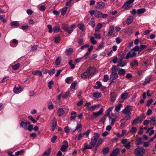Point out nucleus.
Wrapping results in <instances>:
<instances>
[{
  "instance_id": "f257e3e1",
  "label": "nucleus",
  "mask_w": 156,
  "mask_h": 156,
  "mask_svg": "<svg viewBox=\"0 0 156 156\" xmlns=\"http://www.w3.org/2000/svg\"><path fill=\"white\" fill-rule=\"evenodd\" d=\"M20 126L25 129H28L30 131H32L33 129V126L30 125V122L25 119L24 121H22L20 123Z\"/></svg>"
},
{
  "instance_id": "f03ea898",
  "label": "nucleus",
  "mask_w": 156,
  "mask_h": 156,
  "mask_svg": "<svg viewBox=\"0 0 156 156\" xmlns=\"http://www.w3.org/2000/svg\"><path fill=\"white\" fill-rule=\"evenodd\" d=\"M76 26L75 24H73L70 26L67 24L64 23L62 24V28L65 31H67L69 34H70L75 29Z\"/></svg>"
},
{
  "instance_id": "7ed1b4c3",
  "label": "nucleus",
  "mask_w": 156,
  "mask_h": 156,
  "mask_svg": "<svg viewBox=\"0 0 156 156\" xmlns=\"http://www.w3.org/2000/svg\"><path fill=\"white\" fill-rule=\"evenodd\" d=\"M145 152V149L141 147H138L134 151L135 156H143Z\"/></svg>"
},
{
  "instance_id": "20e7f679",
  "label": "nucleus",
  "mask_w": 156,
  "mask_h": 156,
  "mask_svg": "<svg viewBox=\"0 0 156 156\" xmlns=\"http://www.w3.org/2000/svg\"><path fill=\"white\" fill-rule=\"evenodd\" d=\"M96 144L92 140H91L89 144H86L83 148V151L84 152L87 149H90L93 148L95 146Z\"/></svg>"
},
{
  "instance_id": "39448f33",
  "label": "nucleus",
  "mask_w": 156,
  "mask_h": 156,
  "mask_svg": "<svg viewBox=\"0 0 156 156\" xmlns=\"http://www.w3.org/2000/svg\"><path fill=\"white\" fill-rule=\"evenodd\" d=\"M144 119V116L143 115H140V116H137L133 121L132 125L134 126L137 124L138 122L141 123Z\"/></svg>"
},
{
  "instance_id": "423d86ee",
  "label": "nucleus",
  "mask_w": 156,
  "mask_h": 156,
  "mask_svg": "<svg viewBox=\"0 0 156 156\" xmlns=\"http://www.w3.org/2000/svg\"><path fill=\"white\" fill-rule=\"evenodd\" d=\"M136 55V53L132 49L130 51H129L127 54L125 58L127 59L130 58H133L135 57Z\"/></svg>"
},
{
  "instance_id": "0eeeda50",
  "label": "nucleus",
  "mask_w": 156,
  "mask_h": 156,
  "mask_svg": "<svg viewBox=\"0 0 156 156\" xmlns=\"http://www.w3.org/2000/svg\"><path fill=\"white\" fill-rule=\"evenodd\" d=\"M134 1V0H128L125 2L123 5L122 7L124 8H127L132 6L130 4L133 2Z\"/></svg>"
},
{
  "instance_id": "6e6552de",
  "label": "nucleus",
  "mask_w": 156,
  "mask_h": 156,
  "mask_svg": "<svg viewBox=\"0 0 156 156\" xmlns=\"http://www.w3.org/2000/svg\"><path fill=\"white\" fill-rule=\"evenodd\" d=\"M100 134L98 133H94L93 137L91 138V140H92L96 144L98 140V139L100 137Z\"/></svg>"
},
{
  "instance_id": "1a4fd4ad",
  "label": "nucleus",
  "mask_w": 156,
  "mask_h": 156,
  "mask_svg": "<svg viewBox=\"0 0 156 156\" xmlns=\"http://www.w3.org/2000/svg\"><path fill=\"white\" fill-rule=\"evenodd\" d=\"M87 69H88V73L90 76L93 75L95 73L96 69L94 67H89Z\"/></svg>"
},
{
  "instance_id": "9d476101",
  "label": "nucleus",
  "mask_w": 156,
  "mask_h": 156,
  "mask_svg": "<svg viewBox=\"0 0 156 156\" xmlns=\"http://www.w3.org/2000/svg\"><path fill=\"white\" fill-rule=\"evenodd\" d=\"M63 143L65 144H63L62 145L61 150L63 152H65L67 150L68 147V144L67 141L66 140H64Z\"/></svg>"
},
{
  "instance_id": "9b49d317",
  "label": "nucleus",
  "mask_w": 156,
  "mask_h": 156,
  "mask_svg": "<svg viewBox=\"0 0 156 156\" xmlns=\"http://www.w3.org/2000/svg\"><path fill=\"white\" fill-rule=\"evenodd\" d=\"M18 87H15L13 89L14 92L16 94H19L23 90V89L21 86L18 85Z\"/></svg>"
},
{
  "instance_id": "f8f14e48",
  "label": "nucleus",
  "mask_w": 156,
  "mask_h": 156,
  "mask_svg": "<svg viewBox=\"0 0 156 156\" xmlns=\"http://www.w3.org/2000/svg\"><path fill=\"white\" fill-rule=\"evenodd\" d=\"M114 29V25H111L110 26L109 28L107 36H112V35Z\"/></svg>"
},
{
  "instance_id": "ddd939ff",
  "label": "nucleus",
  "mask_w": 156,
  "mask_h": 156,
  "mask_svg": "<svg viewBox=\"0 0 156 156\" xmlns=\"http://www.w3.org/2000/svg\"><path fill=\"white\" fill-rule=\"evenodd\" d=\"M105 3L103 2H97L96 8L98 9H102L105 7Z\"/></svg>"
},
{
  "instance_id": "4468645a",
  "label": "nucleus",
  "mask_w": 156,
  "mask_h": 156,
  "mask_svg": "<svg viewBox=\"0 0 156 156\" xmlns=\"http://www.w3.org/2000/svg\"><path fill=\"white\" fill-rule=\"evenodd\" d=\"M88 69H87L86 71L82 73L81 75V77L82 79H86L90 76L88 73Z\"/></svg>"
},
{
  "instance_id": "2eb2a0df",
  "label": "nucleus",
  "mask_w": 156,
  "mask_h": 156,
  "mask_svg": "<svg viewBox=\"0 0 156 156\" xmlns=\"http://www.w3.org/2000/svg\"><path fill=\"white\" fill-rule=\"evenodd\" d=\"M57 120L55 118H54L53 119V122H52V125L51 128V131H54L55 129L57 126Z\"/></svg>"
},
{
  "instance_id": "dca6fc26",
  "label": "nucleus",
  "mask_w": 156,
  "mask_h": 156,
  "mask_svg": "<svg viewBox=\"0 0 156 156\" xmlns=\"http://www.w3.org/2000/svg\"><path fill=\"white\" fill-rule=\"evenodd\" d=\"M82 125L81 124H79L77 123L75 128V129L73 130L72 131L73 132H75L76 130L78 132H80L82 130Z\"/></svg>"
},
{
  "instance_id": "f3484780",
  "label": "nucleus",
  "mask_w": 156,
  "mask_h": 156,
  "mask_svg": "<svg viewBox=\"0 0 156 156\" xmlns=\"http://www.w3.org/2000/svg\"><path fill=\"white\" fill-rule=\"evenodd\" d=\"M130 106L129 105H128L122 111V112L125 114H127L130 112Z\"/></svg>"
},
{
  "instance_id": "a211bd4d",
  "label": "nucleus",
  "mask_w": 156,
  "mask_h": 156,
  "mask_svg": "<svg viewBox=\"0 0 156 156\" xmlns=\"http://www.w3.org/2000/svg\"><path fill=\"white\" fill-rule=\"evenodd\" d=\"M119 152V148H116L112 151L110 156H116L118 154Z\"/></svg>"
},
{
  "instance_id": "6ab92c4d",
  "label": "nucleus",
  "mask_w": 156,
  "mask_h": 156,
  "mask_svg": "<svg viewBox=\"0 0 156 156\" xmlns=\"http://www.w3.org/2000/svg\"><path fill=\"white\" fill-rule=\"evenodd\" d=\"M118 77V74L115 73H112L110 76V79L112 80H116L117 79Z\"/></svg>"
},
{
  "instance_id": "aec40b11",
  "label": "nucleus",
  "mask_w": 156,
  "mask_h": 156,
  "mask_svg": "<svg viewBox=\"0 0 156 156\" xmlns=\"http://www.w3.org/2000/svg\"><path fill=\"white\" fill-rule=\"evenodd\" d=\"M118 64L120 66L123 67L126 66L127 63L126 62L123 61L122 59H120L119 60Z\"/></svg>"
},
{
  "instance_id": "412c9836",
  "label": "nucleus",
  "mask_w": 156,
  "mask_h": 156,
  "mask_svg": "<svg viewBox=\"0 0 156 156\" xmlns=\"http://www.w3.org/2000/svg\"><path fill=\"white\" fill-rule=\"evenodd\" d=\"M128 96V94L126 92H124L121 94L120 97L122 100H125L127 99Z\"/></svg>"
},
{
  "instance_id": "4be33fe9",
  "label": "nucleus",
  "mask_w": 156,
  "mask_h": 156,
  "mask_svg": "<svg viewBox=\"0 0 156 156\" xmlns=\"http://www.w3.org/2000/svg\"><path fill=\"white\" fill-rule=\"evenodd\" d=\"M111 101L112 102H114L116 98V95L115 94L114 92H112L111 93Z\"/></svg>"
},
{
  "instance_id": "5701e85b",
  "label": "nucleus",
  "mask_w": 156,
  "mask_h": 156,
  "mask_svg": "<svg viewBox=\"0 0 156 156\" xmlns=\"http://www.w3.org/2000/svg\"><path fill=\"white\" fill-rule=\"evenodd\" d=\"M103 112V109L101 108L97 112H94L93 113V115L95 117H98L100 115L102 114Z\"/></svg>"
},
{
  "instance_id": "b1692460",
  "label": "nucleus",
  "mask_w": 156,
  "mask_h": 156,
  "mask_svg": "<svg viewBox=\"0 0 156 156\" xmlns=\"http://www.w3.org/2000/svg\"><path fill=\"white\" fill-rule=\"evenodd\" d=\"M117 117H115L114 118H112L110 116H108L109 121L110 122L111 124L113 126L114 124L116 121V119L117 118Z\"/></svg>"
},
{
  "instance_id": "393cba45",
  "label": "nucleus",
  "mask_w": 156,
  "mask_h": 156,
  "mask_svg": "<svg viewBox=\"0 0 156 156\" xmlns=\"http://www.w3.org/2000/svg\"><path fill=\"white\" fill-rule=\"evenodd\" d=\"M133 17L132 16H129L127 19L126 24L128 25L130 24L133 21Z\"/></svg>"
},
{
  "instance_id": "a878e982",
  "label": "nucleus",
  "mask_w": 156,
  "mask_h": 156,
  "mask_svg": "<svg viewBox=\"0 0 156 156\" xmlns=\"http://www.w3.org/2000/svg\"><path fill=\"white\" fill-rule=\"evenodd\" d=\"M101 96V94L100 92H96L93 93L92 96L94 98H99Z\"/></svg>"
},
{
  "instance_id": "bb28decb",
  "label": "nucleus",
  "mask_w": 156,
  "mask_h": 156,
  "mask_svg": "<svg viewBox=\"0 0 156 156\" xmlns=\"http://www.w3.org/2000/svg\"><path fill=\"white\" fill-rule=\"evenodd\" d=\"M102 26V25L101 23H99L96 26L95 31L97 32H100L101 30V29Z\"/></svg>"
},
{
  "instance_id": "cd10ccee",
  "label": "nucleus",
  "mask_w": 156,
  "mask_h": 156,
  "mask_svg": "<svg viewBox=\"0 0 156 156\" xmlns=\"http://www.w3.org/2000/svg\"><path fill=\"white\" fill-rule=\"evenodd\" d=\"M151 81V77L150 76H147V77L145 80V81L143 84V85H145L150 83Z\"/></svg>"
},
{
  "instance_id": "c85d7f7f",
  "label": "nucleus",
  "mask_w": 156,
  "mask_h": 156,
  "mask_svg": "<svg viewBox=\"0 0 156 156\" xmlns=\"http://www.w3.org/2000/svg\"><path fill=\"white\" fill-rule=\"evenodd\" d=\"M10 25L12 27H18L20 26V24L17 21H13L10 23Z\"/></svg>"
},
{
  "instance_id": "c756f323",
  "label": "nucleus",
  "mask_w": 156,
  "mask_h": 156,
  "mask_svg": "<svg viewBox=\"0 0 156 156\" xmlns=\"http://www.w3.org/2000/svg\"><path fill=\"white\" fill-rule=\"evenodd\" d=\"M32 73L34 75H39L41 76H43L41 72L39 70H36L33 71L32 72Z\"/></svg>"
},
{
  "instance_id": "7c9ffc66",
  "label": "nucleus",
  "mask_w": 156,
  "mask_h": 156,
  "mask_svg": "<svg viewBox=\"0 0 156 156\" xmlns=\"http://www.w3.org/2000/svg\"><path fill=\"white\" fill-rule=\"evenodd\" d=\"M100 106L99 105H93L89 108V109L90 111H94L95 108H98Z\"/></svg>"
},
{
  "instance_id": "2f4dec72",
  "label": "nucleus",
  "mask_w": 156,
  "mask_h": 156,
  "mask_svg": "<svg viewBox=\"0 0 156 156\" xmlns=\"http://www.w3.org/2000/svg\"><path fill=\"white\" fill-rule=\"evenodd\" d=\"M57 113L59 116H61L64 114V111L62 108H59L58 110Z\"/></svg>"
},
{
  "instance_id": "473e14b6",
  "label": "nucleus",
  "mask_w": 156,
  "mask_h": 156,
  "mask_svg": "<svg viewBox=\"0 0 156 156\" xmlns=\"http://www.w3.org/2000/svg\"><path fill=\"white\" fill-rule=\"evenodd\" d=\"M79 29L82 31H84L85 30V28L84 25L82 23H80L77 25Z\"/></svg>"
},
{
  "instance_id": "72a5a7b5",
  "label": "nucleus",
  "mask_w": 156,
  "mask_h": 156,
  "mask_svg": "<svg viewBox=\"0 0 156 156\" xmlns=\"http://www.w3.org/2000/svg\"><path fill=\"white\" fill-rule=\"evenodd\" d=\"M73 49L71 48H70L66 51L65 53L67 55H70L73 53Z\"/></svg>"
},
{
  "instance_id": "f704fd0d",
  "label": "nucleus",
  "mask_w": 156,
  "mask_h": 156,
  "mask_svg": "<svg viewBox=\"0 0 156 156\" xmlns=\"http://www.w3.org/2000/svg\"><path fill=\"white\" fill-rule=\"evenodd\" d=\"M102 15V13L99 12L97 10H96L95 14V16L97 18H100L101 17Z\"/></svg>"
},
{
  "instance_id": "c9c22d12",
  "label": "nucleus",
  "mask_w": 156,
  "mask_h": 156,
  "mask_svg": "<svg viewBox=\"0 0 156 156\" xmlns=\"http://www.w3.org/2000/svg\"><path fill=\"white\" fill-rule=\"evenodd\" d=\"M125 73V70L122 69H119L118 72V73L120 75H124Z\"/></svg>"
},
{
  "instance_id": "e433bc0d",
  "label": "nucleus",
  "mask_w": 156,
  "mask_h": 156,
  "mask_svg": "<svg viewBox=\"0 0 156 156\" xmlns=\"http://www.w3.org/2000/svg\"><path fill=\"white\" fill-rule=\"evenodd\" d=\"M61 61V57L60 56L58 57L56 60L55 64L56 65L58 66L59 65Z\"/></svg>"
},
{
  "instance_id": "4c0bfd02",
  "label": "nucleus",
  "mask_w": 156,
  "mask_h": 156,
  "mask_svg": "<svg viewBox=\"0 0 156 156\" xmlns=\"http://www.w3.org/2000/svg\"><path fill=\"white\" fill-rule=\"evenodd\" d=\"M70 91L69 90L65 92L64 94L62 95V97L63 99H65L69 95Z\"/></svg>"
},
{
  "instance_id": "58836bf2",
  "label": "nucleus",
  "mask_w": 156,
  "mask_h": 156,
  "mask_svg": "<svg viewBox=\"0 0 156 156\" xmlns=\"http://www.w3.org/2000/svg\"><path fill=\"white\" fill-rule=\"evenodd\" d=\"M77 84V82L76 81H74L73 83L71 85L70 88L71 90L72 91L75 89V88Z\"/></svg>"
},
{
  "instance_id": "ea45409f",
  "label": "nucleus",
  "mask_w": 156,
  "mask_h": 156,
  "mask_svg": "<svg viewBox=\"0 0 156 156\" xmlns=\"http://www.w3.org/2000/svg\"><path fill=\"white\" fill-rule=\"evenodd\" d=\"M138 62L136 60H135L133 62H131L130 63V66L132 67H133L134 66H136L138 64Z\"/></svg>"
},
{
  "instance_id": "a19ab883",
  "label": "nucleus",
  "mask_w": 156,
  "mask_h": 156,
  "mask_svg": "<svg viewBox=\"0 0 156 156\" xmlns=\"http://www.w3.org/2000/svg\"><path fill=\"white\" fill-rule=\"evenodd\" d=\"M60 30L59 26L54 27L53 28V32L54 33H57Z\"/></svg>"
},
{
  "instance_id": "79ce46f5",
  "label": "nucleus",
  "mask_w": 156,
  "mask_h": 156,
  "mask_svg": "<svg viewBox=\"0 0 156 156\" xmlns=\"http://www.w3.org/2000/svg\"><path fill=\"white\" fill-rule=\"evenodd\" d=\"M90 41L92 44H95L97 43V41L95 40L94 38L93 37H90Z\"/></svg>"
},
{
  "instance_id": "37998d69",
  "label": "nucleus",
  "mask_w": 156,
  "mask_h": 156,
  "mask_svg": "<svg viewBox=\"0 0 156 156\" xmlns=\"http://www.w3.org/2000/svg\"><path fill=\"white\" fill-rule=\"evenodd\" d=\"M145 10L146 9L144 8L138 9L137 10V13L139 14L144 13L145 12Z\"/></svg>"
},
{
  "instance_id": "c03bdc74",
  "label": "nucleus",
  "mask_w": 156,
  "mask_h": 156,
  "mask_svg": "<svg viewBox=\"0 0 156 156\" xmlns=\"http://www.w3.org/2000/svg\"><path fill=\"white\" fill-rule=\"evenodd\" d=\"M113 108V107H112L110 108H109L107 109V113L105 115H107V116H110V112L112 111Z\"/></svg>"
},
{
  "instance_id": "a18cd8bd",
  "label": "nucleus",
  "mask_w": 156,
  "mask_h": 156,
  "mask_svg": "<svg viewBox=\"0 0 156 156\" xmlns=\"http://www.w3.org/2000/svg\"><path fill=\"white\" fill-rule=\"evenodd\" d=\"M20 63L16 64L12 66V69L14 70L17 69L20 66Z\"/></svg>"
},
{
  "instance_id": "49530a36",
  "label": "nucleus",
  "mask_w": 156,
  "mask_h": 156,
  "mask_svg": "<svg viewBox=\"0 0 156 156\" xmlns=\"http://www.w3.org/2000/svg\"><path fill=\"white\" fill-rule=\"evenodd\" d=\"M48 108L49 110L52 109L54 108V105L51 101H49L48 103Z\"/></svg>"
},
{
  "instance_id": "de8ad7c7",
  "label": "nucleus",
  "mask_w": 156,
  "mask_h": 156,
  "mask_svg": "<svg viewBox=\"0 0 156 156\" xmlns=\"http://www.w3.org/2000/svg\"><path fill=\"white\" fill-rule=\"evenodd\" d=\"M131 142H127V143L123 145L124 147L127 149H129L131 147Z\"/></svg>"
},
{
  "instance_id": "09e8293b",
  "label": "nucleus",
  "mask_w": 156,
  "mask_h": 156,
  "mask_svg": "<svg viewBox=\"0 0 156 156\" xmlns=\"http://www.w3.org/2000/svg\"><path fill=\"white\" fill-rule=\"evenodd\" d=\"M103 141V140L102 138H100L97 141V143L96 145L97 147H98L102 143Z\"/></svg>"
},
{
  "instance_id": "8fccbe9b",
  "label": "nucleus",
  "mask_w": 156,
  "mask_h": 156,
  "mask_svg": "<svg viewBox=\"0 0 156 156\" xmlns=\"http://www.w3.org/2000/svg\"><path fill=\"white\" fill-rule=\"evenodd\" d=\"M91 131V130L90 129L87 130L86 131H85L83 133V134L84 136H86V137H89V134Z\"/></svg>"
},
{
  "instance_id": "3c124183",
  "label": "nucleus",
  "mask_w": 156,
  "mask_h": 156,
  "mask_svg": "<svg viewBox=\"0 0 156 156\" xmlns=\"http://www.w3.org/2000/svg\"><path fill=\"white\" fill-rule=\"evenodd\" d=\"M122 106L121 104H119L115 108V110L116 111L118 112L119 111Z\"/></svg>"
},
{
  "instance_id": "603ef678",
  "label": "nucleus",
  "mask_w": 156,
  "mask_h": 156,
  "mask_svg": "<svg viewBox=\"0 0 156 156\" xmlns=\"http://www.w3.org/2000/svg\"><path fill=\"white\" fill-rule=\"evenodd\" d=\"M51 149L50 148H48V150L44 152V155L45 156L49 155L51 152Z\"/></svg>"
},
{
  "instance_id": "864d4df0",
  "label": "nucleus",
  "mask_w": 156,
  "mask_h": 156,
  "mask_svg": "<svg viewBox=\"0 0 156 156\" xmlns=\"http://www.w3.org/2000/svg\"><path fill=\"white\" fill-rule=\"evenodd\" d=\"M9 76H4L2 80V83H4L6 82H7L9 80Z\"/></svg>"
},
{
  "instance_id": "5fc2aeb1",
  "label": "nucleus",
  "mask_w": 156,
  "mask_h": 156,
  "mask_svg": "<svg viewBox=\"0 0 156 156\" xmlns=\"http://www.w3.org/2000/svg\"><path fill=\"white\" fill-rule=\"evenodd\" d=\"M130 132L134 134L136 132V128L135 127H133L130 130Z\"/></svg>"
},
{
  "instance_id": "6e6d98bb",
  "label": "nucleus",
  "mask_w": 156,
  "mask_h": 156,
  "mask_svg": "<svg viewBox=\"0 0 156 156\" xmlns=\"http://www.w3.org/2000/svg\"><path fill=\"white\" fill-rule=\"evenodd\" d=\"M103 154H107L109 151V149L108 147L104 148L103 149Z\"/></svg>"
},
{
  "instance_id": "4d7b16f0",
  "label": "nucleus",
  "mask_w": 156,
  "mask_h": 156,
  "mask_svg": "<svg viewBox=\"0 0 156 156\" xmlns=\"http://www.w3.org/2000/svg\"><path fill=\"white\" fill-rule=\"evenodd\" d=\"M147 47V45H140V47H139L140 48V52L142 50H143L144 48H146Z\"/></svg>"
},
{
  "instance_id": "13d9d810",
  "label": "nucleus",
  "mask_w": 156,
  "mask_h": 156,
  "mask_svg": "<svg viewBox=\"0 0 156 156\" xmlns=\"http://www.w3.org/2000/svg\"><path fill=\"white\" fill-rule=\"evenodd\" d=\"M61 38L60 37L58 36L57 37H56L54 39L55 42V43H58L59 42Z\"/></svg>"
},
{
  "instance_id": "bf43d9fd",
  "label": "nucleus",
  "mask_w": 156,
  "mask_h": 156,
  "mask_svg": "<svg viewBox=\"0 0 156 156\" xmlns=\"http://www.w3.org/2000/svg\"><path fill=\"white\" fill-rule=\"evenodd\" d=\"M89 24L93 27L95 26L94 20V19L93 18H91L90 22Z\"/></svg>"
},
{
  "instance_id": "052dcab7",
  "label": "nucleus",
  "mask_w": 156,
  "mask_h": 156,
  "mask_svg": "<svg viewBox=\"0 0 156 156\" xmlns=\"http://www.w3.org/2000/svg\"><path fill=\"white\" fill-rule=\"evenodd\" d=\"M118 68L117 66H113L111 68V71L112 73H115L117 70Z\"/></svg>"
},
{
  "instance_id": "680f3d73",
  "label": "nucleus",
  "mask_w": 156,
  "mask_h": 156,
  "mask_svg": "<svg viewBox=\"0 0 156 156\" xmlns=\"http://www.w3.org/2000/svg\"><path fill=\"white\" fill-rule=\"evenodd\" d=\"M107 115H105L101 119L100 122H102L103 124L104 123L105 121L107 118Z\"/></svg>"
},
{
  "instance_id": "e2e57ef3",
  "label": "nucleus",
  "mask_w": 156,
  "mask_h": 156,
  "mask_svg": "<svg viewBox=\"0 0 156 156\" xmlns=\"http://www.w3.org/2000/svg\"><path fill=\"white\" fill-rule=\"evenodd\" d=\"M83 136V134L82 133H80L78 135V136H76L75 138H77L78 140H80L81 139Z\"/></svg>"
},
{
  "instance_id": "0e129e2a",
  "label": "nucleus",
  "mask_w": 156,
  "mask_h": 156,
  "mask_svg": "<svg viewBox=\"0 0 156 156\" xmlns=\"http://www.w3.org/2000/svg\"><path fill=\"white\" fill-rule=\"evenodd\" d=\"M67 9V7H65L63 8L61 12V14L62 15L64 16L65 14Z\"/></svg>"
},
{
  "instance_id": "69168bd1",
  "label": "nucleus",
  "mask_w": 156,
  "mask_h": 156,
  "mask_svg": "<svg viewBox=\"0 0 156 156\" xmlns=\"http://www.w3.org/2000/svg\"><path fill=\"white\" fill-rule=\"evenodd\" d=\"M150 119L151 120V121L153 122L154 123H156V115L154 117L151 116Z\"/></svg>"
},
{
  "instance_id": "338daca9",
  "label": "nucleus",
  "mask_w": 156,
  "mask_h": 156,
  "mask_svg": "<svg viewBox=\"0 0 156 156\" xmlns=\"http://www.w3.org/2000/svg\"><path fill=\"white\" fill-rule=\"evenodd\" d=\"M108 76L107 75H104V78L103 79V81L105 82H107L108 80Z\"/></svg>"
},
{
  "instance_id": "774afa93",
  "label": "nucleus",
  "mask_w": 156,
  "mask_h": 156,
  "mask_svg": "<svg viewBox=\"0 0 156 156\" xmlns=\"http://www.w3.org/2000/svg\"><path fill=\"white\" fill-rule=\"evenodd\" d=\"M55 72V69L54 68L53 69L51 70H49L48 73L50 75H52Z\"/></svg>"
}]
</instances>
